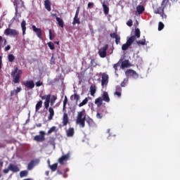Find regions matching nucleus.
Listing matches in <instances>:
<instances>
[{
    "instance_id": "obj_21",
    "label": "nucleus",
    "mask_w": 180,
    "mask_h": 180,
    "mask_svg": "<svg viewBox=\"0 0 180 180\" xmlns=\"http://www.w3.org/2000/svg\"><path fill=\"white\" fill-rule=\"evenodd\" d=\"M58 99V96L56 95H51L50 98V105L51 106H53Z\"/></svg>"
},
{
    "instance_id": "obj_51",
    "label": "nucleus",
    "mask_w": 180,
    "mask_h": 180,
    "mask_svg": "<svg viewBox=\"0 0 180 180\" xmlns=\"http://www.w3.org/2000/svg\"><path fill=\"white\" fill-rule=\"evenodd\" d=\"M16 94H19V92H21L22 88L21 87H17L16 89L15 90Z\"/></svg>"
},
{
    "instance_id": "obj_28",
    "label": "nucleus",
    "mask_w": 180,
    "mask_h": 180,
    "mask_svg": "<svg viewBox=\"0 0 180 180\" xmlns=\"http://www.w3.org/2000/svg\"><path fill=\"white\" fill-rule=\"evenodd\" d=\"M86 123L90 127H95V122H94V120H92V118L89 117L86 120Z\"/></svg>"
},
{
    "instance_id": "obj_45",
    "label": "nucleus",
    "mask_w": 180,
    "mask_h": 180,
    "mask_svg": "<svg viewBox=\"0 0 180 180\" xmlns=\"http://www.w3.org/2000/svg\"><path fill=\"white\" fill-rule=\"evenodd\" d=\"M165 25L162 22H160L158 24V30L160 31L164 28Z\"/></svg>"
},
{
    "instance_id": "obj_29",
    "label": "nucleus",
    "mask_w": 180,
    "mask_h": 180,
    "mask_svg": "<svg viewBox=\"0 0 180 180\" xmlns=\"http://www.w3.org/2000/svg\"><path fill=\"white\" fill-rule=\"evenodd\" d=\"M56 21L60 27H64V21L59 17H56Z\"/></svg>"
},
{
    "instance_id": "obj_44",
    "label": "nucleus",
    "mask_w": 180,
    "mask_h": 180,
    "mask_svg": "<svg viewBox=\"0 0 180 180\" xmlns=\"http://www.w3.org/2000/svg\"><path fill=\"white\" fill-rule=\"evenodd\" d=\"M74 99H75V101H76V102H78V101H79V99H81V96H79V94H75Z\"/></svg>"
},
{
    "instance_id": "obj_61",
    "label": "nucleus",
    "mask_w": 180,
    "mask_h": 180,
    "mask_svg": "<svg viewBox=\"0 0 180 180\" xmlns=\"http://www.w3.org/2000/svg\"><path fill=\"white\" fill-rule=\"evenodd\" d=\"M11 48V45H7L6 47H5V51H7L8 50H10Z\"/></svg>"
},
{
    "instance_id": "obj_43",
    "label": "nucleus",
    "mask_w": 180,
    "mask_h": 180,
    "mask_svg": "<svg viewBox=\"0 0 180 180\" xmlns=\"http://www.w3.org/2000/svg\"><path fill=\"white\" fill-rule=\"evenodd\" d=\"M120 61L113 65V68L115 69V72H117V68L120 67Z\"/></svg>"
},
{
    "instance_id": "obj_35",
    "label": "nucleus",
    "mask_w": 180,
    "mask_h": 180,
    "mask_svg": "<svg viewBox=\"0 0 180 180\" xmlns=\"http://www.w3.org/2000/svg\"><path fill=\"white\" fill-rule=\"evenodd\" d=\"M58 163H55L52 165H49V167L52 172H56L58 169Z\"/></svg>"
},
{
    "instance_id": "obj_53",
    "label": "nucleus",
    "mask_w": 180,
    "mask_h": 180,
    "mask_svg": "<svg viewBox=\"0 0 180 180\" xmlns=\"http://www.w3.org/2000/svg\"><path fill=\"white\" fill-rule=\"evenodd\" d=\"M79 14V7L77 8L75 17H78Z\"/></svg>"
},
{
    "instance_id": "obj_33",
    "label": "nucleus",
    "mask_w": 180,
    "mask_h": 180,
    "mask_svg": "<svg viewBox=\"0 0 180 180\" xmlns=\"http://www.w3.org/2000/svg\"><path fill=\"white\" fill-rule=\"evenodd\" d=\"M102 4H103L104 13L105 14L109 13V7L106 4H105V2H103Z\"/></svg>"
},
{
    "instance_id": "obj_41",
    "label": "nucleus",
    "mask_w": 180,
    "mask_h": 180,
    "mask_svg": "<svg viewBox=\"0 0 180 180\" xmlns=\"http://www.w3.org/2000/svg\"><path fill=\"white\" fill-rule=\"evenodd\" d=\"M47 44H48V46L50 48V49H51V50L55 49V44L53 42H51V41L48 42Z\"/></svg>"
},
{
    "instance_id": "obj_6",
    "label": "nucleus",
    "mask_w": 180,
    "mask_h": 180,
    "mask_svg": "<svg viewBox=\"0 0 180 180\" xmlns=\"http://www.w3.org/2000/svg\"><path fill=\"white\" fill-rule=\"evenodd\" d=\"M136 40L135 36H131L129 39H127V41L126 44H124L122 46V49L123 51H126L129 49V47L133 44V42Z\"/></svg>"
},
{
    "instance_id": "obj_18",
    "label": "nucleus",
    "mask_w": 180,
    "mask_h": 180,
    "mask_svg": "<svg viewBox=\"0 0 180 180\" xmlns=\"http://www.w3.org/2000/svg\"><path fill=\"white\" fill-rule=\"evenodd\" d=\"M49 116H48V120L49 121H51L53 120L54 116H55V111H54V108L53 107H50L49 108Z\"/></svg>"
},
{
    "instance_id": "obj_31",
    "label": "nucleus",
    "mask_w": 180,
    "mask_h": 180,
    "mask_svg": "<svg viewBox=\"0 0 180 180\" xmlns=\"http://www.w3.org/2000/svg\"><path fill=\"white\" fill-rule=\"evenodd\" d=\"M57 131H58L57 127L56 126H53L50 128V129L47 132V134L50 135V134H53V132H57Z\"/></svg>"
},
{
    "instance_id": "obj_60",
    "label": "nucleus",
    "mask_w": 180,
    "mask_h": 180,
    "mask_svg": "<svg viewBox=\"0 0 180 180\" xmlns=\"http://www.w3.org/2000/svg\"><path fill=\"white\" fill-rule=\"evenodd\" d=\"M115 95H117V96H118V98H120V96H121V93H120V91H115Z\"/></svg>"
},
{
    "instance_id": "obj_12",
    "label": "nucleus",
    "mask_w": 180,
    "mask_h": 180,
    "mask_svg": "<svg viewBox=\"0 0 180 180\" xmlns=\"http://www.w3.org/2000/svg\"><path fill=\"white\" fill-rule=\"evenodd\" d=\"M70 157L71 154L70 153H68L66 155H62L58 159V163L61 165H64V162L68 161Z\"/></svg>"
},
{
    "instance_id": "obj_13",
    "label": "nucleus",
    "mask_w": 180,
    "mask_h": 180,
    "mask_svg": "<svg viewBox=\"0 0 180 180\" xmlns=\"http://www.w3.org/2000/svg\"><path fill=\"white\" fill-rule=\"evenodd\" d=\"M109 48V45L105 44L103 48L100 49L98 51V54L101 58L106 57V53L108 51V49Z\"/></svg>"
},
{
    "instance_id": "obj_38",
    "label": "nucleus",
    "mask_w": 180,
    "mask_h": 180,
    "mask_svg": "<svg viewBox=\"0 0 180 180\" xmlns=\"http://www.w3.org/2000/svg\"><path fill=\"white\" fill-rule=\"evenodd\" d=\"M79 23H81V22L79 21V18L77 16H75L72 24L75 25V24H79Z\"/></svg>"
},
{
    "instance_id": "obj_1",
    "label": "nucleus",
    "mask_w": 180,
    "mask_h": 180,
    "mask_svg": "<svg viewBox=\"0 0 180 180\" xmlns=\"http://www.w3.org/2000/svg\"><path fill=\"white\" fill-rule=\"evenodd\" d=\"M86 120V112L85 110L77 112L76 119V124L79 126L80 128H85V121Z\"/></svg>"
},
{
    "instance_id": "obj_34",
    "label": "nucleus",
    "mask_w": 180,
    "mask_h": 180,
    "mask_svg": "<svg viewBox=\"0 0 180 180\" xmlns=\"http://www.w3.org/2000/svg\"><path fill=\"white\" fill-rule=\"evenodd\" d=\"M88 98H85L82 102H81L79 104V108H82V106H85V105H86V103H88Z\"/></svg>"
},
{
    "instance_id": "obj_17",
    "label": "nucleus",
    "mask_w": 180,
    "mask_h": 180,
    "mask_svg": "<svg viewBox=\"0 0 180 180\" xmlns=\"http://www.w3.org/2000/svg\"><path fill=\"white\" fill-rule=\"evenodd\" d=\"M110 37L112 39H115L116 44H119L120 42V37L117 34V30L114 33H110Z\"/></svg>"
},
{
    "instance_id": "obj_39",
    "label": "nucleus",
    "mask_w": 180,
    "mask_h": 180,
    "mask_svg": "<svg viewBox=\"0 0 180 180\" xmlns=\"http://www.w3.org/2000/svg\"><path fill=\"white\" fill-rule=\"evenodd\" d=\"M15 56L13 55V54H9V55L8 56V61H9V62H13V61L15 60Z\"/></svg>"
},
{
    "instance_id": "obj_49",
    "label": "nucleus",
    "mask_w": 180,
    "mask_h": 180,
    "mask_svg": "<svg viewBox=\"0 0 180 180\" xmlns=\"http://www.w3.org/2000/svg\"><path fill=\"white\" fill-rule=\"evenodd\" d=\"M51 64H52V65L56 64V59L54 58V55H52V56H51Z\"/></svg>"
},
{
    "instance_id": "obj_3",
    "label": "nucleus",
    "mask_w": 180,
    "mask_h": 180,
    "mask_svg": "<svg viewBox=\"0 0 180 180\" xmlns=\"http://www.w3.org/2000/svg\"><path fill=\"white\" fill-rule=\"evenodd\" d=\"M10 171L13 173H18L20 171V169L18 165L10 163L7 168L3 169V173L4 174H8Z\"/></svg>"
},
{
    "instance_id": "obj_11",
    "label": "nucleus",
    "mask_w": 180,
    "mask_h": 180,
    "mask_svg": "<svg viewBox=\"0 0 180 180\" xmlns=\"http://www.w3.org/2000/svg\"><path fill=\"white\" fill-rule=\"evenodd\" d=\"M108 84H109V75L106 73H103L101 77V86H108Z\"/></svg>"
},
{
    "instance_id": "obj_4",
    "label": "nucleus",
    "mask_w": 180,
    "mask_h": 180,
    "mask_svg": "<svg viewBox=\"0 0 180 180\" xmlns=\"http://www.w3.org/2000/svg\"><path fill=\"white\" fill-rule=\"evenodd\" d=\"M65 106H67V104H63V115L62 118V124L63 127H66L70 123L68 114L67 113V110H65Z\"/></svg>"
},
{
    "instance_id": "obj_55",
    "label": "nucleus",
    "mask_w": 180,
    "mask_h": 180,
    "mask_svg": "<svg viewBox=\"0 0 180 180\" xmlns=\"http://www.w3.org/2000/svg\"><path fill=\"white\" fill-rule=\"evenodd\" d=\"M14 95H18L15 90L11 91V96H14Z\"/></svg>"
},
{
    "instance_id": "obj_63",
    "label": "nucleus",
    "mask_w": 180,
    "mask_h": 180,
    "mask_svg": "<svg viewBox=\"0 0 180 180\" xmlns=\"http://www.w3.org/2000/svg\"><path fill=\"white\" fill-rule=\"evenodd\" d=\"M36 126H37V127L40 128V127H42V124L41 123H38V124H36Z\"/></svg>"
},
{
    "instance_id": "obj_36",
    "label": "nucleus",
    "mask_w": 180,
    "mask_h": 180,
    "mask_svg": "<svg viewBox=\"0 0 180 180\" xmlns=\"http://www.w3.org/2000/svg\"><path fill=\"white\" fill-rule=\"evenodd\" d=\"M55 38V32L52 30H49V39L53 40Z\"/></svg>"
},
{
    "instance_id": "obj_57",
    "label": "nucleus",
    "mask_w": 180,
    "mask_h": 180,
    "mask_svg": "<svg viewBox=\"0 0 180 180\" xmlns=\"http://www.w3.org/2000/svg\"><path fill=\"white\" fill-rule=\"evenodd\" d=\"M68 103V99L67 98V96H65V99L63 101V105H67Z\"/></svg>"
},
{
    "instance_id": "obj_23",
    "label": "nucleus",
    "mask_w": 180,
    "mask_h": 180,
    "mask_svg": "<svg viewBox=\"0 0 180 180\" xmlns=\"http://www.w3.org/2000/svg\"><path fill=\"white\" fill-rule=\"evenodd\" d=\"M43 107V101L40 100L37 102V103L35 105V112H39L40 109Z\"/></svg>"
},
{
    "instance_id": "obj_58",
    "label": "nucleus",
    "mask_w": 180,
    "mask_h": 180,
    "mask_svg": "<svg viewBox=\"0 0 180 180\" xmlns=\"http://www.w3.org/2000/svg\"><path fill=\"white\" fill-rule=\"evenodd\" d=\"M91 65H94V66L96 65V63L95 62V59H91Z\"/></svg>"
},
{
    "instance_id": "obj_10",
    "label": "nucleus",
    "mask_w": 180,
    "mask_h": 180,
    "mask_svg": "<svg viewBox=\"0 0 180 180\" xmlns=\"http://www.w3.org/2000/svg\"><path fill=\"white\" fill-rule=\"evenodd\" d=\"M40 135H37L34 136V140L37 142H44L46 140L45 136L46 133L44 131H39Z\"/></svg>"
},
{
    "instance_id": "obj_8",
    "label": "nucleus",
    "mask_w": 180,
    "mask_h": 180,
    "mask_svg": "<svg viewBox=\"0 0 180 180\" xmlns=\"http://www.w3.org/2000/svg\"><path fill=\"white\" fill-rule=\"evenodd\" d=\"M19 32L15 30V29H10V28H7L4 30V34H6V36H13V37H16L19 35Z\"/></svg>"
},
{
    "instance_id": "obj_2",
    "label": "nucleus",
    "mask_w": 180,
    "mask_h": 180,
    "mask_svg": "<svg viewBox=\"0 0 180 180\" xmlns=\"http://www.w3.org/2000/svg\"><path fill=\"white\" fill-rule=\"evenodd\" d=\"M22 74V70H19L18 67L15 68L14 70L11 72V76L12 78H13V81L14 84H19Z\"/></svg>"
},
{
    "instance_id": "obj_32",
    "label": "nucleus",
    "mask_w": 180,
    "mask_h": 180,
    "mask_svg": "<svg viewBox=\"0 0 180 180\" xmlns=\"http://www.w3.org/2000/svg\"><path fill=\"white\" fill-rule=\"evenodd\" d=\"M29 174V172L27 170H24V171H21L20 172V178H24V177H27Z\"/></svg>"
},
{
    "instance_id": "obj_52",
    "label": "nucleus",
    "mask_w": 180,
    "mask_h": 180,
    "mask_svg": "<svg viewBox=\"0 0 180 180\" xmlns=\"http://www.w3.org/2000/svg\"><path fill=\"white\" fill-rule=\"evenodd\" d=\"M127 25L129 26V27H131L132 26V20L130 19L128 20V22H127Z\"/></svg>"
},
{
    "instance_id": "obj_19",
    "label": "nucleus",
    "mask_w": 180,
    "mask_h": 180,
    "mask_svg": "<svg viewBox=\"0 0 180 180\" xmlns=\"http://www.w3.org/2000/svg\"><path fill=\"white\" fill-rule=\"evenodd\" d=\"M101 99H103L104 102H107V103L110 102V98H109V94H108L107 91L103 92Z\"/></svg>"
},
{
    "instance_id": "obj_30",
    "label": "nucleus",
    "mask_w": 180,
    "mask_h": 180,
    "mask_svg": "<svg viewBox=\"0 0 180 180\" xmlns=\"http://www.w3.org/2000/svg\"><path fill=\"white\" fill-rule=\"evenodd\" d=\"M145 11V8L143 6L139 5L136 7V11L139 13V14H141Z\"/></svg>"
},
{
    "instance_id": "obj_46",
    "label": "nucleus",
    "mask_w": 180,
    "mask_h": 180,
    "mask_svg": "<svg viewBox=\"0 0 180 180\" xmlns=\"http://www.w3.org/2000/svg\"><path fill=\"white\" fill-rule=\"evenodd\" d=\"M96 117L97 119H102L103 117V114L101 112H97Z\"/></svg>"
},
{
    "instance_id": "obj_25",
    "label": "nucleus",
    "mask_w": 180,
    "mask_h": 180,
    "mask_svg": "<svg viewBox=\"0 0 180 180\" xmlns=\"http://www.w3.org/2000/svg\"><path fill=\"white\" fill-rule=\"evenodd\" d=\"M129 66V63L128 60H124L121 63V68L122 70H124V68H128Z\"/></svg>"
},
{
    "instance_id": "obj_14",
    "label": "nucleus",
    "mask_w": 180,
    "mask_h": 180,
    "mask_svg": "<svg viewBox=\"0 0 180 180\" xmlns=\"http://www.w3.org/2000/svg\"><path fill=\"white\" fill-rule=\"evenodd\" d=\"M22 84L28 89H34L35 87V83L33 80L23 82Z\"/></svg>"
},
{
    "instance_id": "obj_7",
    "label": "nucleus",
    "mask_w": 180,
    "mask_h": 180,
    "mask_svg": "<svg viewBox=\"0 0 180 180\" xmlns=\"http://www.w3.org/2000/svg\"><path fill=\"white\" fill-rule=\"evenodd\" d=\"M39 163H40V160H39V159H35V160H31V161L28 163V165H27V170H28V171H32V170H33L34 168L36 166H37V165H39Z\"/></svg>"
},
{
    "instance_id": "obj_54",
    "label": "nucleus",
    "mask_w": 180,
    "mask_h": 180,
    "mask_svg": "<svg viewBox=\"0 0 180 180\" xmlns=\"http://www.w3.org/2000/svg\"><path fill=\"white\" fill-rule=\"evenodd\" d=\"M122 89L120 86H116V92H121Z\"/></svg>"
},
{
    "instance_id": "obj_40",
    "label": "nucleus",
    "mask_w": 180,
    "mask_h": 180,
    "mask_svg": "<svg viewBox=\"0 0 180 180\" xmlns=\"http://www.w3.org/2000/svg\"><path fill=\"white\" fill-rule=\"evenodd\" d=\"M55 141H56V139L54 137L50 138V141H49L50 145L55 146H56Z\"/></svg>"
},
{
    "instance_id": "obj_64",
    "label": "nucleus",
    "mask_w": 180,
    "mask_h": 180,
    "mask_svg": "<svg viewBox=\"0 0 180 180\" xmlns=\"http://www.w3.org/2000/svg\"><path fill=\"white\" fill-rule=\"evenodd\" d=\"M167 18V15L165 14V11H163V17H162V18Z\"/></svg>"
},
{
    "instance_id": "obj_62",
    "label": "nucleus",
    "mask_w": 180,
    "mask_h": 180,
    "mask_svg": "<svg viewBox=\"0 0 180 180\" xmlns=\"http://www.w3.org/2000/svg\"><path fill=\"white\" fill-rule=\"evenodd\" d=\"M71 112H72V113H75V108H70Z\"/></svg>"
},
{
    "instance_id": "obj_42",
    "label": "nucleus",
    "mask_w": 180,
    "mask_h": 180,
    "mask_svg": "<svg viewBox=\"0 0 180 180\" xmlns=\"http://www.w3.org/2000/svg\"><path fill=\"white\" fill-rule=\"evenodd\" d=\"M128 81H129L128 78L124 79L123 82H122V83L120 84L121 86L124 87L126 84H128Z\"/></svg>"
},
{
    "instance_id": "obj_15",
    "label": "nucleus",
    "mask_w": 180,
    "mask_h": 180,
    "mask_svg": "<svg viewBox=\"0 0 180 180\" xmlns=\"http://www.w3.org/2000/svg\"><path fill=\"white\" fill-rule=\"evenodd\" d=\"M32 30L36 33L37 37L42 39V30L41 28H37L36 25L32 26Z\"/></svg>"
},
{
    "instance_id": "obj_16",
    "label": "nucleus",
    "mask_w": 180,
    "mask_h": 180,
    "mask_svg": "<svg viewBox=\"0 0 180 180\" xmlns=\"http://www.w3.org/2000/svg\"><path fill=\"white\" fill-rule=\"evenodd\" d=\"M126 75L127 77H131L132 78L135 79L139 77V75L136 72V71L130 69L127 70Z\"/></svg>"
},
{
    "instance_id": "obj_27",
    "label": "nucleus",
    "mask_w": 180,
    "mask_h": 180,
    "mask_svg": "<svg viewBox=\"0 0 180 180\" xmlns=\"http://www.w3.org/2000/svg\"><path fill=\"white\" fill-rule=\"evenodd\" d=\"M90 94L91 96H95V94H96V86L91 85L90 86Z\"/></svg>"
},
{
    "instance_id": "obj_24",
    "label": "nucleus",
    "mask_w": 180,
    "mask_h": 180,
    "mask_svg": "<svg viewBox=\"0 0 180 180\" xmlns=\"http://www.w3.org/2000/svg\"><path fill=\"white\" fill-rule=\"evenodd\" d=\"M44 6H45V8L47 11H51V3L50 0H46L44 1Z\"/></svg>"
},
{
    "instance_id": "obj_56",
    "label": "nucleus",
    "mask_w": 180,
    "mask_h": 180,
    "mask_svg": "<svg viewBox=\"0 0 180 180\" xmlns=\"http://www.w3.org/2000/svg\"><path fill=\"white\" fill-rule=\"evenodd\" d=\"M64 173H65V172H63V171H61V170H58V171H57V174H58V175H63V174H64Z\"/></svg>"
},
{
    "instance_id": "obj_5",
    "label": "nucleus",
    "mask_w": 180,
    "mask_h": 180,
    "mask_svg": "<svg viewBox=\"0 0 180 180\" xmlns=\"http://www.w3.org/2000/svg\"><path fill=\"white\" fill-rule=\"evenodd\" d=\"M51 94L44 95L41 96V99L45 101L44 102V106L48 110L50 108Z\"/></svg>"
},
{
    "instance_id": "obj_47",
    "label": "nucleus",
    "mask_w": 180,
    "mask_h": 180,
    "mask_svg": "<svg viewBox=\"0 0 180 180\" xmlns=\"http://www.w3.org/2000/svg\"><path fill=\"white\" fill-rule=\"evenodd\" d=\"M18 10L15 11V16L12 18L11 22H14L15 20H16L18 18Z\"/></svg>"
},
{
    "instance_id": "obj_9",
    "label": "nucleus",
    "mask_w": 180,
    "mask_h": 180,
    "mask_svg": "<svg viewBox=\"0 0 180 180\" xmlns=\"http://www.w3.org/2000/svg\"><path fill=\"white\" fill-rule=\"evenodd\" d=\"M153 12L155 14H160L163 18L164 9L163 6H158L157 4L153 6Z\"/></svg>"
},
{
    "instance_id": "obj_48",
    "label": "nucleus",
    "mask_w": 180,
    "mask_h": 180,
    "mask_svg": "<svg viewBox=\"0 0 180 180\" xmlns=\"http://www.w3.org/2000/svg\"><path fill=\"white\" fill-rule=\"evenodd\" d=\"M136 43H137L138 44L145 45V44H146V40H145V39L143 40V41L139 40V41H136Z\"/></svg>"
},
{
    "instance_id": "obj_26",
    "label": "nucleus",
    "mask_w": 180,
    "mask_h": 180,
    "mask_svg": "<svg viewBox=\"0 0 180 180\" xmlns=\"http://www.w3.org/2000/svg\"><path fill=\"white\" fill-rule=\"evenodd\" d=\"M103 103V100L101 97H99L95 100V104L97 105V106L99 108L100 106H102V104Z\"/></svg>"
},
{
    "instance_id": "obj_50",
    "label": "nucleus",
    "mask_w": 180,
    "mask_h": 180,
    "mask_svg": "<svg viewBox=\"0 0 180 180\" xmlns=\"http://www.w3.org/2000/svg\"><path fill=\"white\" fill-rule=\"evenodd\" d=\"M43 85V82L41 81H38L36 82V86H41Z\"/></svg>"
},
{
    "instance_id": "obj_20",
    "label": "nucleus",
    "mask_w": 180,
    "mask_h": 180,
    "mask_svg": "<svg viewBox=\"0 0 180 180\" xmlns=\"http://www.w3.org/2000/svg\"><path fill=\"white\" fill-rule=\"evenodd\" d=\"M75 134V131L74 128L70 127L67 131H66V135L67 137H73L74 134Z\"/></svg>"
},
{
    "instance_id": "obj_22",
    "label": "nucleus",
    "mask_w": 180,
    "mask_h": 180,
    "mask_svg": "<svg viewBox=\"0 0 180 180\" xmlns=\"http://www.w3.org/2000/svg\"><path fill=\"white\" fill-rule=\"evenodd\" d=\"M27 22L26 20H23L21 22V28L22 30V35H25L26 34V30H27Z\"/></svg>"
},
{
    "instance_id": "obj_37",
    "label": "nucleus",
    "mask_w": 180,
    "mask_h": 180,
    "mask_svg": "<svg viewBox=\"0 0 180 180\" xmlns=\"http://www.w3.org/2000/svg\"><path fill=\"white\" fill-rule=\"evenodd\" d=\"M140 35H141L140 30L139 28H136L135 30V35H134L135 37V39H136V37L139 38Z\"/></svg>"
},
{
    "instance_id": "obj_59",
    "label": "nucleus",
    "mask_w": 180,
    "mask_h": 180,
    "mask_svg": "<svg viewBox=\"0 0 180 180\" xmlns=\"http://www.w3.org/2000/svg\"><path fill=\"white\" fill-rule=\"evenodd\" d=\"M92 7H94V3L89 2V3L88 4V8H92Z\"/></svg>"
}]
</instances>
